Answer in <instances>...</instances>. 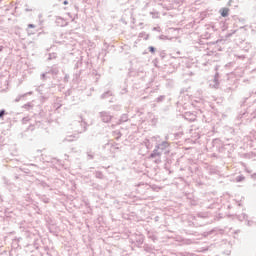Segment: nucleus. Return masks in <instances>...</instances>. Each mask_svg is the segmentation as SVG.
Here are the masks:
<instances>
[{"instance_id": "f257e3e1", "label": "nucleus", "mask_w": 256, "mask_h": 256, "mask_svg": "<svg viewBox=\"0 0 256 256\" xmlns=\"http://www.w3.org/2000/svg\"><path fill=\"white\" fill-rule=\"evenodd\" d=\"M73 125L76 133L78 134L85 133V131H87V122H85L81 116L79 120L73 122Z\"/></svg>"}, {"instance_id": "f03ea898", "label": "nucleus", "mask_w": 256, "mask_h": 256, "mask_svg": "<svg viewBox=\"0 0 256 256\" xmlns=\"http://www.w3.org/2000/svg\"><path fill=\"white\" fill-rule=\"evenodd\" d=\"M99 117L103 123H111V119H113V115H111V112L107 111L99 112Z\"/></svg>"}, {"instance_id": "7ed1b4c3", "label": "nucleus", "mask_w": 256, "mask_h": 256, "mask_svg": "<svg viewBox=\"0 0 256 256\" xmlns=\"http://www.w3.org/2000/svg\"><path fill=\"white\" fill-rule=\"evenodd\" d=\"M183 117L186 121H189L190 123L197 121V115H195V113L192 112H185Z\"/></svg>"}, {"instance_id": "20e7f679", "label": "nucleus", "mask_w": 256, "mask_h": 256, "mask_svg": "<svg viewBox=\"0 0 256 256\" xmlns=\"http://www.w3.org/2000/svg\"><path fill=\"white\" fill-rule=\"evenodd\" d=\"M147 237L148 239H150L151 241H153V243H156V241H159V237L157 236V234L153 231H148L147 232Z\"/></svg>"}, {"instance_id": "39448f33", "label": "nucleus", "mask_w": 256, "mask_h": 256, "mask_svg": "<svg viewBox=\"0 0 256 256\" xmlns=\"http://www.w3.org/2000/svg\"><path fill=\"white\" fill-rule=\"evenodd\" d=\"M143 249L144 251H146V253H155L156 251L155 246L153 244H144Z\"/></svg>"}, {"instance_id": "423d86ee", "label": "nucleus", "mask_w": 256, "mask_h": 256, "mask_svg": "<svg viewBox=\"0 0 256 256\" xmlns=\"http://www.w3.org/2000/svg\"><path fill=\"white\" fill-rule=\"evenodd\" d=\"M162 153L163 152L161 150H159V148H157V146H156V148L150 154V159H155V157H161Z\"/></svg>"}, {"instance_id": "0eeeda50", "label": "nucleus", "mask_w": 256, "mask_h": 256, "mask_svg": "<svg viewBox=\"0 0 256 256\" xmlns=\"http://www.w3.org/2000/svg\"><path fill=\"white\" fill-rule=\"evenodd\" d=\"M156 147L163 153V151H165V149L169 147V142L163 141L162 143L158 144Z\"/></svg>"}, {"instance_id": "6e6552de", "label": "nucleus", "mask_w": 256, "mask_h": 256, "mask_svg": "<svg viewBox=\"0 0 256 256\" xmlns=\"http://www.w3.org/2000/svg\"><path fill=\"white\" fill-rule=\"evenodd\" d=\"M31 93H32V92H28V93H25V94H20V95H18V96L15 98L14 102H15V103H19V101H21V99H23L24 97H27V95H31Z\"/></svg>"}, {"instance_id": "1a4fd4ad", "label": "nucleus", "mask_w": 256, "mask_h": 256, "mask_svg": "<svg viewBox=\"0 0 256 256\" xmlns=\"http://www.w3.org/2000/svg\"><path fill=\"white\" fill-rule=\"evenodd\" d=\"M220 15L222 17H229V8H222V9H220Z\"/></svg>"}, {"instance_id": "9d476101", "label": "nucleus", "mask_w": 256, "mask_h": 256, "mask_svg": "<svg viewBox=\"0 0 256 256\" xmlns=\"http://www.w3.org/2000/svg\"><path fill=\"white\" fill-rule=\"evenodd\" d=\"M75 139H79V136L77 135H71V136H67L63 142L65 143V141L71 142V141H75Z\"/></svg>"}, {"instance_id": "9b49d317", "label": "nucleus", "mask_w": 256, "mask_h": 256, "mask_svg": "<svg viewBox=\"0 0 256 256\" xmlns=\"http://www.w3.org/2000/svg\"><path fill=\"white\" fill-rule=\"evenodd\" d=\"M47 73H51V75H58L59 74V68L57 67H52L48 70Z\"/></svg>"}, {"instance_id": "f8f14e48", "label": "nucleus", "mask_w": 256, "mask_h": 256, "mask_svg": "<svg viewBox=\"0 0 256 256\" xmlns=\"http://www.w3.org/2000/svg\"><path fill=\"white\" fill-rule=\"evenodd\" d=\"M219 73H216L215 77H214V84L213 87H215L217 89V87H219Z\"/></svg>"}, {"instance_id": "ddd939ff", "label": "nucleus", "mask_w": 256, "mask_h": 256, "mask_svg": "<svg viewBox=\"0 0 256 256\" xmlns=\"http://www.w3.org/2000/svg\"><path fill=\"white\" fill-rule=\"evenodd\" d=\"M113 93L111 91H106L101 95V99H107L108 97H111Z\"/></svg>"}, {"instance_id": "4468645a", "label": "nucleus", "mask_w": 256, "mask_h": 256, "mask_svg": "<svg viewBox=\"0 0 256 256\" xmlns=\"http://www.w3.org/2000/svg\"><path fill=\"white\" fill-rule=\"evenodd\" d=\"M129 120V116L127 114H123L120 118L121 123H126Z\"/></svg>"}, {"instance_id": "2eb2a0df", "label": "nucleus", "mask_w": 256, "mask_h": 256, "mask_svg": "<svg viewBox=\"0 0 256 256\" xmlns=\"http://www.w3.org/2000/svg\"><path fill=\"white\" fill-rule=\"evenodd\" d=\"M52 59H57V54L56 53H50L48 57V61H52Z\"/></svg>"}, {"instance_id": "dca6fc26", "label": "nucleus", "mask_w": 256, "mask_h": 256, "mask_svg": "<svg viewBox=\"0 0 256 256\" xmlns=\"http://www.w3.org/2000/svg\"><path fill=\"white\" fill-rule=\"evenodd\" d=\"M236 181H237V183H241V181H245V176H243V175L237 176Z\"/></svg>"}, {"instance_id": "f3484780", "label": "nucleus", "mask_w": 256, "mask_h": 256, "mask_svg": "<svg viewBox=\"0 0 256 256\" xmlns=\"http://www.w3.org/2000/svg\"><path fill=\"white\" fill-rule=\"evenodd\" d=\"M95 177H96L97 179H103V172L97 171L96 174H95Z\"/></svg>"}, {"instance_id": "a211bd4d", "label": "nucleus", "mask_w": 256, "mask_h": 256, "mask_svg": "<svg viewBox=\"0 0 256 256\" xmlns=\"http://www.w3.org/2000/svg\"><path fill=\"white\" fill-rule=\"evenodd\" d=\"M162 101H165V95H161L156 99L157 103H162Z\"/></svg>"}, {"instance_id": "6ab92c4d", "label": "nucleus", "mask_w": 256, "mask_h": 256, "mask_svg": "<svg viewBox=\"0 0 256 256\" xmlns=\"http://www.w3.org/2000/svg\"><path fill=\"white\" fill-rule=\"evenodd\" d=\"M22 107H23V109H31V108H33V105L31 104V102H29L27 104H24Z\"/></svg>"}, {"instance_id": "aec40b11", "label": "nucleus", "mask_w": 256, "mask_h": 256, "mask_svg": "<svg viewBox=\"0 0 256 256\" xmlns=\"http://www.w3.org/2000/svg\"><path fill=\"white\" fill-rule=\"evenodd\" d=\"M144 144L146 145L147 149H151V141H149V139H146Z\"/></svg>"}, {"instance_id": "412c9836", "label": "nucleus", "mask_w": 256, "mask_h": 256, "mask_svg": "<svg viewBox=\"0 0 256 256\" xmlns=\"http://www.w3.org/2000/svg\"><path fill=\"white\" fill-rule=\"evenodd\" d=\"M5 115H7V112L5 111V109L0 110V119H3Z\"/></svg>"}, {"instance_id": "4be33fe9", "label": "nucleus", "mask_w": 256, "mask_h": 256, "mask_svg": "<svg viewBox=\"0 0 256 256\" xmlns=\"http://www.w3.org/2000/svg\"><path fill=\"white\" fill-rule=\"evenodd\" d=\"M41 201H43V203H49V198L47 196H42Z\"/></svg>"}, {"instance_id": "5701e85b", "label": "nucleus", "mask_w": 256, "mask_h": 256, "mask_svg": "<svg viewBox=\"0 0 256 256\" xmlns=\"http://www.w3.org/2000/svg\"><path fill=\"white\" fill-rule=\"evenodd\" d=\"M88 159H95V155L91 152H87Z\"/></svg>"}, {"instance_id": "b1692460", "label": "nucleus", "mask_w": 256, "mask_h": 256, "mask_svg": "<svg viewBox=\"0 0 256 256\" xmlns=\"http://www.w3.org/2000/svg\"><path fill=\"white\" fill-rule=\"evenodd\" d=\"M246 224L248 225V227H252V225L255 224V221H253V220H248Z\"/></svg>"}, {"instance_id": "393cba45", "label": "nucleus", "mask_w": 256, "mask_h": 256, "mask_svg": "<svg viewBox=\"0 0 256 256\" xmlns=\"http://www.w3.org/2000/svg\"><path fill=\"white\" fill-rule=\"evenodd\" d=\"M145 35H146V37H145ZM139 37H145L146 40L149 39V35L145 34V32L140 33Z\"/></svg>"}, {"instance_id": "a878e982", "label": "nucleus", "mask_w": 256, "mask_h": 256, "mask_svg": "<svg viewBox=\"0 0 256 256\" xmlns=\"http://www.w3.org/2000/svg\"><path fill=\"white\" fill-rule=\"evenodd\" d=\"M64 83H69V74H65Z\"/></svg>"}, {"instance_id": "bb28decb", "label": "nucleus", "mask_w": 256, "mask_h": 256, "mask_svg": "<svg viewBox=\"0 0 256 256\" xmlns=\"http://www.w3.org/2000/svg\"><path fill=\"white\" fill-rule=\"evenodd\" d=\"M29 121H30L29 117H24L22 119V123H24V124L29 123Z\"/></svg>"}, {"instance_id": "cd10ccee", "label": "nucleus", "mask_w": 256, "mask_h": 256, "mask_svg": "<svg viewBox=\"0 0 256 256\" xmlns=\"http://www.w3.org/2000/svg\"><path fill=\"white\" fill-rule=\"evenodd\" d=\"M148 50L150 51V53H155L156 51L155 47L153 46L148 47Z\"/></svg>"}, {"instance_id": "c85d7f7f", "label": "nucleus", "mask_w": 256, "mask_h": 256, "mask_svg": "<svg viewBox=\"0 0 256 256\" xmlns=\"http://www.w3.org/2000/svg\"><path fill=\"white\" fill-rule=\"evenodd\" d=\"M41 79H42L43 81H45V80L47 79V74H46V73H42V74H41Z\"/></svg>"}, {"instance_id": "c756f323", "label": "nucleus", "mask_w": 256, "mask_h": 256, "mask_svg": "<svg viewBox=\"0 0 256 256\" xmlns=\"http://www.w3.org/2000/svg\"><path fill=\"white\" fill-rule=\"evenodd\" d=\"M231 91H234V89L231 88V87H228V88L225 89V92H226V93H231Z\"/></svg>"}, {"instance_id": "7c9ffc66", "label": "nucleus", "mask_w": 256, "mask_h": 256, "mask_svg": "<svg viewBox=\"0 0 256 256\" xmlns=\"http://www.w3.org/2000/svg\"><path fill=\"white\" fill-rule=\"evenodd\" d=\"M28 28H29V29H35V24H29V25H28Z\"/></svg>"}, {"instance_id": "2f4dec72", "label": "nucleus", "mask_w": 256, "mask_h": 256, "mask_svg": "<svg viewBox=\"0 0 256 256\" xmlns=\"http://www.w3.org/2000/svg\"><path fill=\"white\" fill-rule=\"evenodd\" d=\"M160 57H161V59H165V52H161Z\"/></svg>"}, {"instance_id": "473e14b6", "label": "nucleus", "mask_w": 256, "mask_h": 256, "mask_svg": "<svg viewBox=\"0 0 256 256\" xmlns=\"http://www.w3.org/2000/svg\"><path fill=\"white\" fill-rule=\"evenodd\" d=\"M240 219H247V215L246 214H242V216H240Z\"/></svg>"}, {"instance_id": "72a5a7b5", "label": "nucleus", "mask_w": 256, "mask_h": 256, "mask_svg": "<svg viewBox=\"0 0 256 256\" xmlns=\"http://www.w3.org/2000/svg\"><path fill=\"white\" fill-rule=\"evenodd\" d=\"M63 5H69V1L64 0V1H63Z\"/></svg>"}, {"instance_id": "f704fd0d", "label": "nucleus", "mask_w": 256, "mask_h": 256, "mask_svg": "<svg viewBox=\"0 0 256 256\" xmlns=\"http://www.w3.org/2000/svg\"><path fill=\"white\" fill-rule=\"evenodd\" d=\"M251 177L256 181V173L252 174Z\"/></svg>"}, {"instance_id": "c9c22d12", "label": "nucleus", "mask_w": 256, "mask_h": 256, "mask_svg": "<svg viewBox=\"0 0 256 256\" xmlns=\"http://www.w3.org/2000/svg\"><path fill=\"white\" fill-rule=\"evenodd\" d=\"M26 12H29V11H33L32 9H29V8H26L25 9Z\"/></svg>"}, {"instance_id": "e433bc0d", "label": "nucleus", "mask_w": 256, "mask_h": 256, "mask_svg": "<svg viewBox=\"0 0 256 256\" xmlns=\"http://www.w3.org/2000/svg\"><path fill=\"white\" fill-rule=\"evenodd\" d=\"M155 221H159V216H156V217H155Z\"/></svg>"}, {"instance_id": "4c0bfd02", "label": "nucleus", "mask_w": 256, "mask_h": 256, "mask_svg": "<svg viewBox=\"0 0 256 256\" xmlns=\"http://www.w3.org/2000/svg\"><path fill=\"white\" fill-rule=\"evenodd\" d=\"M139 243H140L141 245H143V240L140 239V240H139Z\"/></svg>"}, {"instance_id": "58836bf2", "label": "nucleus", "mask_w": 256, "mask_h": 256, "mask_svg": "<svg viewBox=\"0 0 256 256\" xmlns=\"http://www.w3.org/2000/svg\"><path fill=\"white\" fill-rule=\"evenodd\" d=\"M1 51H3V46H0V53H1Z\"/></svg>"}, {"instance_id": "ea45409f", "label": "nucleus", "mask_w": 256, "mask_h": 256, "mask_svg": "<svg viewBox=\"0 0 256 256\" xmlns=\"http://www.w3.org/2000/svg\"><path fill=\"white\" fill-rule=\"evenodd\" d=\"M32 167H37V165L36 164H30Z\"/></svg>"}, {"instance_id": "a19ab883", "label": "nucleus", "mask_w": 256, "mask_h": 256, "mask_svg": "<svg viewBox=\"0 0 256 256\" xmlns=\"http://www.w3.org/2000/svg\"><path fill=\"white\" fill-rule=\"evenodd\" d=\"M57 109H61V105H57Z\"/></svg>"}, {"instance_id": "79ce46f5", "label": "nucleus", "mask_w": 256, "mask_h": 256, "mask_svg": "<svg viewBox=\"0 0 256 256\" xmlns=\"http://www.w3.org/2000/svg\"><path fill=\"white\" fill-rule=\"evenodd\" d=\"M113 147H115L113 144H111V149H113Z\"/></svg>"}, {"instance_id": "37998d69", "label": "nucleus", "mask_w": 256, "mask_h": 256, "mask_svg": "<svg viewBox=\"0 0 256 256\" xmlns=\"http://www.w3.org/2000/svg\"><path fill=\"white\" fill-rule=\"evenodd\" d=\"M177 55H181V52H177Z\"/></svg>"}, {"instance_id": "c03bdc74", "label": "nucleus", "mask_w": 256, "mask_h": 256, "mask_svg": "<svg viewBox=\"0 0 256 256\" xmlns=\"http://www.w3.org/2000/svg\"><path fill=\"white\" fill-rule=\"evenodd\" d=\"M109 145H111V144H106V147H109Z\"/></svg>"}]
</instances>
